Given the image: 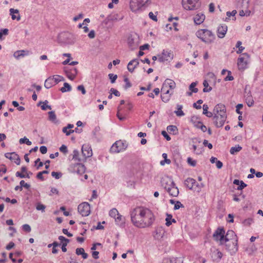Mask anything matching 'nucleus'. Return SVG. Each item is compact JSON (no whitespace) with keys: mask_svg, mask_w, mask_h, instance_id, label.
Returning <instances> with one entry per match:
<instances>
[{"mask_svg":"<svg viewBox=\"0 0 263 263\" xmlns=\"http://www.w3.org/2000/svg\"><path fill=\"white\" fill-rule=\"evenodd\" d=\"M130 218L133 224L138 228H144L151 226L155 221V216L148 209L138 206L130 212Z\"/></svg>","mask_w":263,"mask_h":263,"instance_id":"obj_1","label":"nucleus"},{"mask_svg":"<svg viewBox=\"0 0 263 263\" xmlns=\"http://www.w3.org/2000/svg\"><path fill=\"white\" fill-rule=\"evenodd\" d=\"M196 35L202 42L206 44L213 43L215 39V34L211 30L206 29L198 30Z\"/></svg>","mask_w":263,"mask_h":263,"instance_id":"obj_2","label":"nucleus"},{"mask_svg":"<svg viewBox=\"0 0 263 263\" xmlns=\"http://www.w3.org/2000/svg\"><path fill=\"white\" fill-rule=\"evenodd\" d=\"M128 144L126 141L120 140L117 141L111 146L110 152L114 153H118L126 149Z\"/></svg>","mask_w":263,"mask_h":263,"instance_id":"obj_3","label":"nucleus"},{"mask_svg":"<svg viewBox=\"0 0 263 263\" xmlns=\"http://www.w3.org/2000/svg\"><path fill=\"white\" fill-rule=\"evenodd\" d=\"M213 116V123L217 128H220L223 126L227 119L226 114H214Z\"/></svg>","mask_w":263,"mask_h":263,"instance_id":"obj_4","label":"nucleus"},{"mask_svg":"<svg viewBox=\"0 0 263 263\" xmlns=\"http://www.w3.org/2000/svg\"><path fill=\"white\" fill-rule=\"evenodd\" d=\"M225 231L223 228L219 227L214 232L213 237L215 241H219L220 245H223L224 241V235Z\"/></svg>","mask_w":263,"mask_h":263,"instance_id":"obj_5","label":"nucleus"},{"mask_svg":"<svg viewBox=\"0 0 263 263\" xmlns=\"http://www.w3.org/2000/svg\"><path fill=\"white\" fill-rule=\"evenodd\" d=\"M226 249L229 251L231 254L235 253L238 250L237 240L224 241Z\"/></svg>","mask_w":263,"mask_h":263,"instance_id":"obj_6","label":"nucleus"},{"mask_svg":"<svg viewBox=\"0 0 263 263\" xmlns=\"http://www.w3.org/2000/svg\"><path fill=\"white\" fill-rule=\"evenodd\" d=\"M78 212L83 216H88L90 212V205L87 202L80 204L78 207Z\"/></svg>","mask_w":263,"mask_h":263,"instance_id":"obj_7","label":"nucleus"},{"mask_svg":"<svg viewBox=\"0 0 263 263\" xmlns=\"http://www.w3.org/2000/svg\"><path fill=\"white\" fill-rule=\"evenodd\" d=\"M117 15L108 16L101 23V26L105 29H109L113 26V21L117 20Z\"/></svg>","mask_w":263,"mask_h":263,"instance_id":"obj_8","label":"nucleus"},{"mask_svg":"<svg viewBox=\"0 0 263 263\" xmlns=\"http://www.w3.org/2000/svg\"><path fill=\"white\" fill-rule=\"evenodd\" d=\"M243 57H240L237 60V65L239 70H243L247 67L248 61L247 59L249 58V55L247 53H243L242 54Z\"/></svg>","mask_w":263,"mask_h":263,"instance_id":"obj_9","label":"nucleus"},{"mask_svg":"<svg viewBox=\"0 0 263 263\" xmlns=\"http://www.w3.org/2000/svg\"><path fill=\"white\" fill-rule=\"evenodd\" d=\"M173 53L171 50L167 51L163 50L161 55H158V61L160 62H164L167 61L169 60H172L173 59Z\"/></svg>","mask_w":263,"mask_h":263,"instance_id":"obj_10","label":"nucleus"},{"mask_svg":"<svg viewBox=\"0 0 263 263\" xmlns=\"http://www.w3.org/2000/svg\"><path fill=\"white\" fill-rule=\"evenodd\" d=\"M161 186L166 190H168V188H170L173 185H175V183L171 177L168 176L163 177L161 180Z\"/></svg>","mask_w":263,"mask_h":263,"instance_id":"obj_11","label":"nucleus"},{"mask_svg":"<svg viewBox=\"0 0 263 263\" xmlns=\"http://www.w3.org/2000/svg\"><path fill=\"white\" fill-rule=\"evenodd\" d=\"M196 0H182V5L183 7L188 10H192L196 9Z\"/></svg>","mask_w":263,"mask_h":263,"instance_id":"obj_12","label":"nucleus"},{"mask_svg":"<svg viewBox=\"0 0 263 263\" xmlns=\"http://www.w3.org/2000/svg\"><path fill=\"white\" fill-rule=\"evenodd\" d=\"M71 34L68 32H63L60 33L58 35V40L60 43H69V39L70 38Z\"/></svg>","mask_w":263,"mask_h":263,"instance_id":"obj_13","label":"nucleus"},{"mask_svg":"<svg viewBox=\"0 0 263 263\" xmlns=\"http://www.w3.org/2000/svg\"><path fill=\"white\" fill-rule=\"evenodd\" d=\"M71 168H72V171L73 172L77 173L78 174L82 175L85 172V166L81 163L74 164L71 166Z\"/></svg>","mask_w":263,"mask_h":263,"instance_id":"obj_14","label":"nucleus"},{"mask_svg":"<svg viewBox=\"0 0 263 263\" xmlns=\"http://www.w3.org/2000/svg\"><path fill=\"white\" fill-rule=\"evenodd\" d=\"M5 156L7 158H8L12 161L13 160L14 163H15L17 165L20 164L21 159L20 158V157L15 152L7 153L5 154Z\"/></svg>","mask_w":263,"mask_h":263,"instance_id":"obj_15","label":"nucleus"},{"mask_svg":"<svg viewBox=\"0 0 263 263\" xmlns=\"http://www.w3.org/2000/svg\"><path fill=\"white\" fill-rule=\"evenodd\" d=\"M228 30V27L226 24H222L219 25L217 30V34L219 38L222 39L225 36V35Z\"/></svg>","mask_w":263,"mask_h":263,"instance_id":"obj_16","label":"nucleus"},{"mask_svg":"<svg viewBox=\"0 0 263 263\" xmlns=\"http://www.w3.org/2000/svg\"><path fill=\"white\" fill-rule=\"evenodd\" d=\"M125 103V101L123 100H122L120 102V105L118 107V111L117 113V117L120 121H124L126 119V116L127 115V112L125 114H123L121 112V111L122 109V107H121V105L124 104Z\"/></svg>","mask_w":263,"mask_h":263,"instance_id":"obj_17","label":"nucleus"},{"mask_svg":"<svg viewBox=\"0 0 263 263\" xmlns=\"http://www.w3.org/2000/svg\"><path fill=\"white\" fill-rule=\"evenodd\" d=\"M82 153L85 159L91 157L92 153V150L89 145H83L82 147Z\"/></svg>","mask_w":263,"mask_h":263,"instance_id":"obj_18","label":"nucleus"},{"mask_svg":"<svg viewBox=\"0 0 263 263\" xmlns=\"http://www.w3.org/2000/svg\"><path fill=\"white\" fill-rule=\"evenodd\" d=\"M250 0H236V7L237 8L247 9L249 7Z\"/></svg>","mask_w":263,"mask_h":263,"instance_id":"obj_19","label":"nucleus"},{"mask_svg":"<svg viewBox=\"0 0 263 263\" xmlns=\"http://www.w3.org/2000/svg\"><path fill=\"white\" fill-rule=\"evenodd\" d=\"M213 112V114H226V107L223 104H218L215 106Z\"/></svg>","mask_w":263,"mask_h":263,"instance_id":"obj_20","label":"nucleus"},{"mask_svg":"<svg viewBox=\"0 0 263 263\" xmlns=\"http://www.w3.org/2000/svg\"><path fill=\"white\" fill-rule=\"evenodd\" d=\"M65 72L67 77L71 80H73L74 79L78 73V70L77 68H73L69 70L66 69Z\"/></svg>","mask_w":263,"mask_h":263,"instance_id":"obj_21","label":"nucleus"},{"mask_svg":"<svg viewBox=\"0 0 263 263\" xmlns=\"http://www.w3.org/2000/svg\"><path fill=\"white\" fill-rule=\"evenodd\" d=\"M139 64V62L137 59H133L128 63L127 69L129 72H133Z\"/></svg>","mask_w":263,"mask_h":263,"instance_id":"obj_22","label":"nucleus"},{"mask_svg":"<svg viewBox=\"0 0 263 263\" xmlns=\"http://www.w3.org/2000/svg\"><path fill=\"white\" fill-rule=\"evenodd\" d=\"M224 241L237 240L236 235L233 230H228L227 234L224 235Z\"/></svg>","mask_w":263,"mask_h":263,"instance_id":"obj_23","label":"nucleus"},{"mask_svg":"<svg viewBox=\"0 0 263 263\" xmlns=\"http://www.w3.org/2000/svg\"><path fill=\"white\" fill-rule=\"evenodd\" d=\"M205 20V15L202 13L197 14L194 17V22L197 25H200Z\"/></svg>","mask_w":263,"mask_h":263,"instance_id":"obj_24","label":"nucleus"},{"mask_svg":"<svg viewBox=\"0 0 263 263\" xmlns=\"http://www.w3.org/2000/svg\"><path fill=\"white\" fill-rule=\"evenodd\" d=\"M195 184V180L192 178L189 177L184 181L185 186L190 190H193Z\"/></svg>","mask_w":263,"mask_h":263,"instance_id":"obj_25","label":"nucleus"},{"mask_svg":"<svg viewBox=\"0 0 263 263\" xmlns=\"http://www.w3.org/2000/svg\"><path fill=\"white\" fill-rule=\"evenodd\" d=\"M166 191L170 196L173 197H177L179 194V190L175 184L170 187V188H168V190Z\"/></svg>","mask_w":263,"mask_h":263,"instance_id":"obj_26","label":"nucleus"},{"mask_svg":"<svg viewBox=\"0 0 263 263\" xmlns=\"http://www.w3.org/2000/svg\"><path fill=\"white\" fill-rule=\"evenodd\" d=\"M136 1L131 0L130 2V8L133 12H135L142 8V7Z\"/></svg>","mask_w":263,"mask_h":263,"instance_id":"obj_27","label":"nucleus"},{"mask_svg":"<svg viewBox=\"0 0 263 263\" xmlns=\"http://www.w3.org/2000/svg\"><path fill=\"white\" fill-rule=\"evenodd\" d=\"M166 85H168V87L170 89H174L176 86V83L174 81L167 79L165 80L164 83L163 84V86L161 88V91H164V86Z\"/></svg>","mask_w":263,"mask_h":263,"instance_id":"obj_28","label":"nucleus"},{"mask_svg":"<svg viewBox=\"0 0 263 263\" xmlns=\"http://www.w3.org/2000/svg\"><path fill=\"white\" fill-rule=\"evenodd\" d=\"M29 51L28 50H17L14 53V57L16 59H19L20 57H23L25 55H28Z\"/></svg>","mask_w":263,"mask_h":263,"instance_id":"obj_29","label":"nucleus"},{"mask_svg":"<svg viewBox=\"0 0 263 263\" xmlns=\"http://www.w3.org/2000/svg\"><path fill=\"white\" fill-rule=\"evenodd\" d=\"M118 216L115 219L116 223L120 227H123L125 224V218L119 214Z\"/></svg>","mask_w":263,"mask_h":263,"instance_id":"obj_30","label":"nucleus"},{"mask_svg":"<svg viewBox=\"0 0 263 263\" xmlns=\"http://www.w3.org/2000/svg\"><path fill=\"white\" fill-rule=\"evenodd\" d=\"M53 80L54 77L47 78L45 80L44 86L47 89L51 88L54 85Z\"/></svg>","mask_w":263,"mask_h":263,"instance_id":"obj_31","label":"nucleus"},{"mask_svg":"<svg viewBox=\"0 0 263 263\" xmlns=\"http://www.w3.org/2000/svg\"><path fill=\"white\" fill-rule=\"evenodd\" d=\"M9 11H10V14L11 15V17H12V20H14L15 19H16L17 21L20 20L21 16H20V15L19 14L18 15V16L17 17L14 15V13H16V14H18L19 13L18 10H17V9H14L13 8H11L9 10Z\"/></svg>","mask_w":263,"mask_h":263,"instance_id":"obj_32","label":"nucleus"},{"mask_svg":"<svg viewBox=\"0 0 263 263\" xmlns=\"http://www.w3.org/2000/svg\"><path fill=\"white\" fill-rule=\"evenodd\" d=\"M167 130L170 134H173L175 135L178 134V130L175 125H169L167 127Z\"/></svg>","mask_w":263,"mask_h":263,"instance_id":"obj_33","label":"nucleus"},{"mask_svg":"<svg viewBox=\"0 0 263 263\" xmlns=\"http://www.w3.org/2000/svg\"><path fill=\"white\" fill-rule=\"evenodd\" d=\"M48 115V119L49 121L54 123L58 122V120H57V117L54 111H49Z\"/></svg>","mask_w":263,"mask_h":263,"instance_id":"obj_34","label":"nucleus"},{"mask_svg":"<svg viewBox=\"0 0 263 263\" xmlns=\"http://www.w3.org/2000/svg\"><path fill=\"white\" fill-rule=\"evenodd\" d=\"M203 114L205 115L206 117L211 118L213 117V114L210 111H208L209 107L207 104H203Z\"/></svg>","mask_w":263,"mask_h":263,"instance_id":"obj_35","label":"nucleus"},{"mask_svg":"<svg viewBox=\"0 0 263 263\" xmlns=\"http://www.w3.org/2000/svg\"><path fill=\"white\" fill-rule=\"evenodd\" d=\"M76 253L78 255H82L84 259H86L88 257L87 254L85 253V251L83 248H77Z\"/></svg>","mask_w":263,"mask_h":263,"instance_id":"obj_36","label":"nucleus"},{"mask_svg":"<svg viewBox=\"0 0 263 263\" xmlns=\"http://www.w3.org/2000/svg\"><path fill=\"white\" fill-rule=\"evenodd\" d=\"M204 186V184L201 183H198L195 180V184L194 186L193 190L197 193H200L201 191V189Z\"/></svg>","mask_w":263,"mask_h":263,"instance_id":"obj_37","label":"nucleus"},{"mask_svg":"<svg viewBox=\"0 0 263 263\" xmlns=\"http://www.w3.org/2000/svg\"><path fill=\"white\" fill-rule=\"evenodd\" d=\"M242 147L239 145H237V146L232 147L230 149V152L231 154L234 155L235 153L239 152L240 150H241Z\"/></svg>","mask_w":263,"mask_h":263,"instance_id":"obj_38","label":"nucleus"},{"mask_svg":"<svg viewBox=\"0 0 263 263\" xmlns=\"http://www.w3.org/2000/svg\"><path fill=\"white\" fill-rule=\"evenodd\" d=\"M182 105H177V108L178 109V110L175 111V113L176 114L177 116L181 117L184 115V113L182 110Z\"/></svg>","mask_w":263,"mask_h":263,"instance_id":"obj_39","label":"nucleus"},{"mask_svg":"<svg viewBox=\"0 0 263 263\" xmlns=\"http://www.w3.org/2000/svg\"><path fill=\"white\" fill-rule=\"evenodd\" d=\"M203 85L204 86V88L203 89V91L204 92H210L212 90V88L211 87H209V83L206 80H204L203 82Z\"/></svg>","mask_w":263,"mask_h":263,"instance_id":"obj_40","label":"nucleus"},{"mask_svg":"<svg viewBox=\"0 0 263 263\" xmlns=\"http://www.w3.org/2000/svg\"><path fill=\"white\" fill-rule=\"evenodd\" d=\"M71 90V86L67 83H64V87H62L60 89V90L62 92H65L66 91H70Z\"/></svg>","mask_w":263,"mask_h":263,"instance_id":"obj_41","label":"nucleus"},{"mask_svg":"<svg viewBox=\"0 0 263 263\" xmlns=\"http://www.w3.org/2000/svg\"><path fill=\"white\" fill-rule=\"evenodd\" d=\"M46 208V206L41 202H37L36 204V209L37 211H41L42 212H44Z\"/></svg>","mask_w":263,"mask_h":263,"instance_id":"obj_42","label":"nucleus"},{"mask_svg":"<svg viewBox=\"0 0 263 263\" xmlns=\"http://www.w3.org/2000/svg\"><path fill=\"white\" fill-rule=\"evenodd\" d=\"M79 152L78 150L74 149L73 151V157L72 159L77 160L79 162L81 161V159L79 157Z\"/></svg>","mask_w":263,"mask_h":263,"instance_id":"obj_43","label":"nucleus"},{"mask_svg":"<svg viewBox=\"0 0 263 263\" xmlns=\"http://www.w3.org/2000/svg\"><path fill=\"white\" fill-rule=\"evenodd\" d=\"M172 217L173 216L171 214L168 213L166 214V218L165 219V224L166 226L169 227L170 225L172 224V222H171V221L173 218Z\"/></svg>","mask_w":263,"mask_h":263,"instance_id":"obj_44","label":"nucleus"},{"mask_svg":"<svg viewBox=\"0 0 263 263\" xmlns=\"http://www.w3.org/2000/svg\"><path fill=\"white\" fill-rule=\"evenodd\" d=\"M171 96V94H170L169 95H165L163 93L161 95V98L163 102L166 103L170 100Z\"/></svg>","mask_w":263,"mask_h":263,"instance_id":"obj_45","label":"nucleus"},{"mask_svg":"<svg viewBox=\"0 0 263 263\" xmlns=\"http://www.w3.org/2000/svg\"><path fill=\"white\" fill-rule=\"evenodd\" d=\"M109 214L110 217H113L115 219L116 218V216L118 215L119 213L116 209L114 208L109 211Z\"/></svg>","mask_w":263,"mask_h":263,"instance_id":"obj_46","label":"nucleus"},{"mask_svg":"<svg viewBox=\"0 0 263 263\" xmlns=\"http://www.w3.org/2000/svg\"><path fill=\"white\" fill-rule=\"evenodd\" d=\"M242 43L241 41H239L237 42L236 45V47L238 48V50L237 51V53H240L244 50L245 47L241 46Z\"/></svg>","mask_w":263,"mask_h":263,"instance_id":"obj_47","label":"nucleus"},{"mask_svg":"<svg viewBox=\"0 0 263 263\" xmlns=\"http://www.w3.org/2000/svg\"><path fill=\"white\" fill-rule=\"evenodd\" d=\"M19 142L20 144L26 143L28 145H31V142L29 141V140L26 137H24L23 138H21L19 140Z\"/></svg>","mask_w":263,"mask_h":263,"instance_id":"obj_48","label":"nucleus"},{"mask_svg":"<svg viewBox=\"0 0 263 263\" xmlns=\"http://www.w3.org/2000/svg\"><path fill=\"white\" fill-rule=\"evenodd\" d=\"M196 126L197 128H200L203 132H205L207 130L206 127L201 122H198Z\"/></svg>","mask_w":263,"mask_h":263,"instance_id":"obj_49","label":"nucleus"},{"mask_svg":"<svg viewBox=\"0 0 263 263\" xmlns=\"http://www.w3.org/2000/svg\"><path fill=\"white\" fill-rule=\"evenodd\" d=\"M203 103V101L201 99L198 100L196 103H194L193 105V107L197 109H199L201 108V106L200 104H201Z\"/></svg>","mask_w":263,"mask_h":263,"instance_id":"obj_50","label":"nucleus"},{"mask_svg":"<svg viewBox=\"0 0 263 263\" xmlns=\"http://www.w3.org/2000/svg\"><path fill=\"white\" fill-rule=\"evenodd\" d=\"M253 222V220L251 218H249L248 219H245L242 223L245 226H249L251 224V223Z\"/></svg>","mask_w":263,"mask_h":263,"instance_id":"obj_51","label":"nucleus"},{"mask_svg":"<svg viewBox=\"0 0 263 263\" xmlns=\"http://www.w3.org/2000/svg\"><path fill=\"white\" fill-rule=\"evenodd\" d=\"M187 162L189 165L192 166H195L196 165L197 162L196 160H193L192 158L189 157L187 159Z\"/></svg>","mask_w":263,"mask_h":263,"instance_id":"obj_52","label":"nucleus"},{"mask_svg":"<svg viewBox=\"0 0 263 263\" xmlns=\"http://www.w3.org/2000/svg\"><path fill=\"white\" fill-rule=\"evenodd\" d=\"M108 77L111 83H114L118 77L117 74L113 73H109Z\"/></svg>","mask_w":263,"mask_h":263,"instance_id":"obj_53","label":"nucleus"},{"mask_svg":"<svg viewBox=\"0 0 263 263\" xmlns=\"http://www.w3.org/2000/svg\"><path fill=\"white\" fill-rule=\"evenodd\" d=\"M63 80H64V78L62 77H61L60 76L56 75L55 77H54L53 82L54 84H57L59 82Z\"/></svg>","mask_w":263,"mask_h":263,"instance_id":"obj_54","label":"nucleus"},{"mask_svg":"<svg viewBox=\"0 0 263 263\" xmlns=\"http://www.w3.org/2000/svg\"><path fill=\"white\" fill-rule=\"evenodd\" d=\"M51 176L55 179H59L62 177V174L61 172H52L51 173Z\"/></svg>","mask_w":263,"mask_h":263,"instance_id":"obj_55","label":"nucleus"},{"mask_svg":"<svg viewBox=\"0 0 263 263\" xmlns=\"http://www.w3.org/2000/svg\"><path fill=\"white\" fill-rule=\"evenodd\" d=\"M124 81L125 82V85L124 87L125 89H127V88L132 86V84L127 78H125L124 79Z\"/></svg>","mask_w":263,"mask_h":263,"instance_id":"obj_56","label":"nucleus"},{"mask_svg":"<svg viewBox=\"0 0 263 263\" xmlns=\"http://www.w3.org/2000/svg\"><path fill=\"white\" fill-rule=\"evenodd\" d=\"M183 261L181 258H172L170 259V263H182Z\"/></svg>","mask_w":263,"mask_h":263,"instance_id":"obj_57","label":"nucleus"},{"mask_svg":"<svg viewBox=\"0 0 263 263\" xmlns=\"http://www.w3.org/2000/svg\"><path fill=\"white\" fill-rule=\"evenodd\" d=\"M68 128L66 127H64L63 128L62 131L64 133H65L66 135L69 136L71 134L73 133L74 132V130L73 129H70L68 130Z\"/></svg>","mask_w":263,"mask_h":263,"instance_id":"obj_58","label":"nucleus"},{"mask_svg":"<svg viewBox=\"0 0 263 263\" xmlns=\"http://www.w3.org/2000/svg\"><path fill=\"white\" fill-rule=\"evenodd\" d=\"M243 107V104H238L236 106V112L237 114L241 115L242 114V112L240 110V109H242Z\"/></svg>","mask_w":263,"mask_h":263,"instance_id":"obj_59","label":"nucleus"},{"mask_svg":"<svg viewBox=\"0 0 263 263\" xmlns=\"http://www.w3.org/2000/svg\"><path fill=\"white\" fill-rule=\"evenodd\" d=\"M183 205L179 201H177L175 204V206L174 208V210H177L180 209V208H183Z\"/></svg>","mask_w":263,"mask_h":263,"instance_id":"obj_60","label":"nucleus"},{"mask_svg":"<svg viewBox=\"0 0 263 263\" xmlns=\"http://www.w3.org/2000/svg\"><path fill=\"white\" fill-rule=\"evenodd\" d=\"M22 229L23 231L28 233L30 232L31 230L30 226L28 224L23 225Z\"/></svg>","mask_w":263,"mask_h":263,"instance_id":"obj_61","label":"nucleus"},{"mask_svg":"<svg viewBox=\"0 0 263 263\" xmlns=\"http://www.w3.org/2000/svg\"><path fill=\"white\" fill-rule=\"evenodd\" d=\"M246 103L249 107H251L254 104V101L252 98L248 97L246 99Z\"/></svg>","mask_w":263,"mask_h":263,"instance_id":"obj_62","label":"nucleus"},{"mask_svg":"<svg viewBox=\"0 0 263 263\" xmlns=\"http://www.w3.org/2000/svg\"><path fill=\"white\" fill-rule=\"evenodd\" d=\"M8 29H3L0 30V39H2L3 35H6L8 34Z\"/></svg>","mask_w":263,"mask_h":263,"instance_id":"obj_63","label":"nucleus"},{"mask_svg":"<svg viewBox=\"0 0 263 263\" xmlns=\"http://www.w3.org/2000/svg\"><path fill=\"white\" fill-rule=\"evenodd\" d=\"M247 186V184H246L243 181L241 180V182L239 185V186L237 187L238 190H242L245 187H246Z\"/></svg>","mask_w":263,"mask_h":263,"instance_id":"obj_64","label":"nucleus"}]
</instances>
